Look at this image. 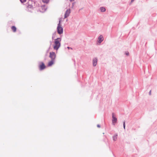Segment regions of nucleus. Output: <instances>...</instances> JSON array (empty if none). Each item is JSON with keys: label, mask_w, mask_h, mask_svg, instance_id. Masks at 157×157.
Instances as JSON below:
<instances>
[{"label": "nucleus", "mask_w": 157, "mask_h": 157, "mask_svg": "<svg viewBox=\"0 0 157 157\" xmlns=\"http://www.w3.org/2000/svg\"><path fill=\"white\" fill-rule=\"evenodd\" d=\"M75 0H69L71 2H72V1H74Z\"/></svg>", "instance_id": "a878e982"}, {"label": "nucleus", "mask_w": 157, "mask_h": 157, "mask_svg": "<svg viewBox=\"0 0 157 157\" xmlns=\"http://www.w3.org/2000/svg\"><path fill=\"white\" fill-rule=\"evenodd\" d=\"M50 46H51L52 44V41H50Z\"/></svg>", "instance_id": "b1692460"}, {"label": "nucleus", "mask_w": 157, "mask_h": 157, "mask_svg": "<svg viewBox=\"0 0 157 157\" xmlns=\"http://www.w3.org/2000/svg\"><path fill=\"white\" fill-rule=\"evenodd\" d=\"M112 123L113 125H115V124L117 123V118L114 116V113H112Z\"/></svg>", "instance_id": "39448f33"}, {"label": "nucleus", "mask_w": 157, "mask_h": 157, "mask_svg": "<svg viewBox=\"0 0 157 157\" xmlns=\"http://www.w3.org/2000/svg\"><path fill=\"white\" fill-rule=\"evenodd\" d=\"M98 62V59L97 58H95L93 60V64L94 67L96 66Z\"/></svg>", "instance_id": "1a4fd4ad"}, {"label": "nucleus", "mask_w": 157, "mask_h": 157, "mask_svg": "<svg viewBox=\"0 0 157 157\" xmlns=\"http://www.w3.org/2000/svg\"><path fill=\"white\" fill-rule=\"evenodd\" d=\"M49 57L51 58V60H55L56 57V55L55 52H50Z\"/></svg>", "instance_id": "20e7f679"}, {"label": "nucleus", "mask_w": 157, "mask_h": 157, "mask_svg": "<svg viewBox=\"0 0 157 157\" xmlns=\"http://www.w3.org/2000/svg\"><path fill=\"white\" fill-rule=\"evenodd\" d=\"M56 35V32H55L54 33H53L52 34V39H54V38L55 37Z\"/></svg>", "instance_id": "dca6fc26"}, {"label": "nucleus", "mask_w": 157, "mask_h": 157, "mask_svg": "<svg viewBox=\"0 0 157 157\" xmlns=\"http://www.w3.org/2000/svg\"><path fill=\"white\" fill-rule=\"evenodd\" d=\"M67 48H68V49L71 48V49H72V48H70V47H67Z\"/></svg>", "instance_id": "bb28decb"}, {"label": "nucleus", "mask_w": 157, "mask_h": 157, "mask_svg": "<svg viewBox=\"0 0 157 157\" xmlns=\"http://www.w3.org/2000/svg\"><path fill=\"white\" fill-rule=\"evenodd\" d=\"M50 47H51V46H50V47L48 49V50L47 51L48 52V50H49V49H50Z\"/></svg>", "instance_id": "cd10ccee"}, {"label": "nucleus", "mask_w": 157, "mask_h": 157, "mask_svg": "<svg viewBox=\"0 0 157 157\" xmlns=\"http://www.w3.org/2000/svg\"><path fill=\"white\" fill-rule=\"evenodd\" d=\"M123 127L124 130L125 129V121H124L123 124Z\"/></svg>", "instance_id": "a211bd4d"}, {"label": "nucleus", "mask_w": 157, "mask_h": 157, "mask_svg": "<svg viewBox=\"0 0 157 157\" xmlns=\"http://www.w3.org/2000/svg\"><path fill=\"white\" fill-rule=\"evenodd\" d=\"M55 60H51V61L49 62L48 64V66L49 67L52 66L54 63Z\"/></svg>", "instance_id": "9d476101"}, {"label": "nucleus", "mask_w": 157, "mask_h": 157, "mask_svg": "<svg viewBox=\"0 0 157 157\" xmlns=\"http://www.w3.org/2000/svg\"><path fill=\"white\" fill-rule=\"evenodd\" d=\"M21 2L23 3L26 2V0H20Z\"/></svg>", "instance_id": "6ab92c4d"}, {"label": "nucleus", "mask_w": 157, "mask_h": 157, "mask_svg": "<svg viewBox=\"0 0 157 157\" xmlns=\"http://www.w3.org/2000/svg\"><path fill=\"white\" fill-rule=\"evenodd\" d=\"M71 13V10L70 9H67L66 11L65 12L64 14V18H66L68 17Z\"/></svg>", "instance_id": "423d86ee"}, {"label": "nucleus", "mask_w": 157, "mask_h": 157, "mask_svg": "<svg viewBox=\"0 0 157 157\" xmlns=\"http://www.w3.org/2000/svg\"><path fill=\"white\" fill-rule=\"evenodd\" d=\"M41 8L42 9V10L41 11H40L41 12H44L45 11H46V8H45L44 6H41Z\"/></svg>", "instance_id": "2eb2a0df"}, {"label": "nucleus", "mask_w": 157, "mask_h": 157, "mask_svg": "<svg viewBox=\"0 0 157 157\" xmlns=\"http://www.w3.org/2000/svg\"><path fill=\"white\" fill-rule=\"evenodd\" d=\"M61 40V38H58L55 39L54 41L55 45L53 47V48L54 49L57 50L60 47Z\"/></svg>", "instance_id": "f257e3e1"}, {"label": "nucleus", "mask_w": 157, "mask_h": 157, "mask_svg": "<svg viewBox=\"0 0 157 157\" xmlns=\"http://www.w3.org/2000/svg\"><path fill=\"white\" fill-rule=\"evenodd\" d=\"M33 2H34V1L32 0H29L28 2V5L30 7L31 4H33Z\"/></svg>", "instance_id": "f8f14e48"}, {"label": "nucleus", "mask_w": 157, "mask_h": 157, "mask_svg": "<svg viewBox=\"0 0 157 157\" xmlns=\"http://www.w3.org/2000/svg\"><path fill=\"white\" fill-rule=\"evenodd\" d=\"M104 39L103 36L102 35H100L98 38V42L101 43L103 40Z\"/></svg>", "instance_id": "6e6552de"}, {"label": "nucleus", "mask_w": 157, "mask_h": 157, "mask_svg": "<svg viewBox=\"0 0 157 157\" xmlns=\"http://www.w3.org/2000/svg\"><path fill=\"white\" fill-rule=\"evenodd\" d=\"M97 126L98 128H100V125L99 124H98L97 125Z\"/></svg>", "instance_id": "5701e85b"}, {"label": "nucleus", "mask_w": 157, "mask_h": 157, "mask_svg": "<svg viewBox=\"0 0 157 157\" xmlns=\"http://www.w3.org/2000/svg\"><path fill=\"white\" fill-rule=\"evenodd\" d=\"M118 136V134L117 133L113 135V140L114 141H116L117 139V136Z\"/></svg>", "instance_id": "9b49d317"}, {"label": "nucleus", "mask_w": 157, "mask_h": 157, "mask_svg": "<svg viewBox=\"0 0 157 157\" xmlns=\"http://www.w3.org/2000/svg\"><path fill=\"white\" fill-rule=\"evenodd\" d=\"M149 95H151V90L149 92Z\"/></svg>", "instance_id": "4be33fe9"}, {"label": "nucleus", "mask_w": 157, "mask_h": 157, "mask_svg": "<svg viewBox=\"0 0 157 157\" xmlns=\"http://www.w3.org/2000/svg\"><path fill=\"white\" fill-rule=\"evenodd\" d=\"M75 2H73V3H72V7H72V8H73V7L74 6V4H75Z\"/></svg>", "instance_id": "aec40b11"}, {"label": "nucleus", "mask_w": 157, "mask_h": 157, "mask_svg": "<svg viewBox=\"0 0 157 157\" xmlns=\"http://www.w3.org/2000/svg\"><path fill=\"white\" fill-rule=\"evenodd\" d=\"M11 29L14 32H15L16 31L17 28L14 26H12L11 27Z\"/></svg>", "instance_id": "4468645a"}, {"label": "nucleus", "mask_w": 157, "mask_h": 157, "mask_svg": "<svg viewBox=\"0 0 157 157\" xmlns=\"http://www.w3.org/2000/svg\"><path fill=\"white\" fill-rule=\"evenodd\" d=\"M39 67L40 70H42L44 69L46 67L44 63L43 62H40L39 63Z\"/></svg>", "instance_id": "7ed1b4c3"}, {"label": "nucleus", "mask_w": 157, "mask_h": 157, "mask_svg": "<svg viewBox=\"0 0 157 157\" xmlns=\"http://www.w3.org/2000/svg\"><path fill=\"white\" fill-rule=\"evenodd\" d=\"M125 54L127 56H128L129 55V53L128 52H126V53H125Z\"/></svg>", "instance_id": "412c9836"}, {"label": "nucleus", "mask_w": 157, "mask_h": 157, "mask_svg": "<svg viewBox=\"0 0 157 157\" xmlns=\"http://www.w3.org/2000/svg\"><path fill=\"white\" fill-rule=\"evenodd\" d=\"M60 23L61 20H59L57 28V32L59 35H61L62 34L63 32V29L61 27V25Z\"/></svg>", "instance_id": "f03ea898"}, {"label": "nucleus", "mask_w": 157, "mask_h": 157, "mask_svg": "<svg viewBox=\"0 0 157 157\" xmlns=\"http://www.w3.org/2000/svg\"><path fill=\"white\" fill-rule=\"evenodd\" d=\"M134 1V0H131V3L132 2Z\"/></svg>", "instance_id": "393cba45"}, {"label": "nucleus", "mask_w": 157, "mask_h": 157, "mask_svg": "<svg viewBox=\"0 0 157 157\" xmlns=\"http://www.w3.org/2000/svg\"><path fill=\"white\" fill-rule=\"evenodd\" d=\"M38 6L39 4L38 2L36 1H34V2H33V4H31L30 5V7H29V8H35L36 7Z\"/></svg>", "instance_id": "0eeeda50"}, {"label": "nucleus", "mask_w": 157, "mask_h": 157, "mask_svg": "<svg viewBox=\"0 0 157 157\" xmlns=\"http://www.w3.org/2000/svg\"><path fill=\"white\" fill-rule=\"evenodd\" d=\"M42 1L44 3H48L49 2V0H42Z\"/></svg>", "instance_id": "f3484780"}, {"label": "nucleus", "mask_w": 157, "mask_h": 157, "mask_svg": "<svg viewBox=\"0 0 157 157\" xmlns=\"http://www.w3.org/2000/svg\"><path fill=\"white\" fill-rule=\"evenodd\" d=\"M100 10L101 12H104L106 10L105 8L104 7H101L100 8Z\"/></svg>", "instance_id": "ddd939ff"}]
</instances>
